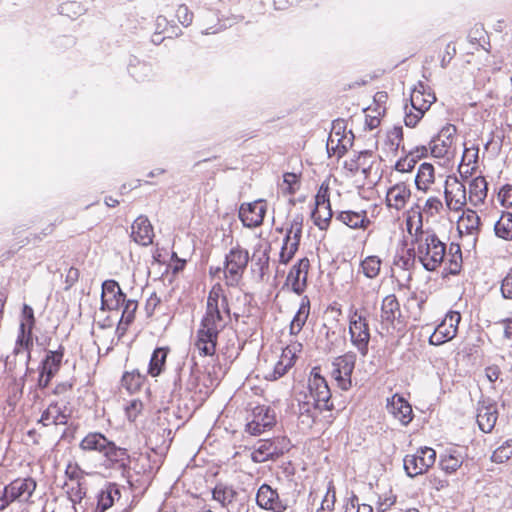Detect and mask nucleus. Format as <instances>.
Masks as SVG:
<instances>
[{"label":"nucleus","instance_id":"1","mask_svg":"<svg viewBox=\"0 0 512 512\" xmlns=\"http://www.w3.org/2000/svg\"><path fill=\"white\" fill-rule=\"evenodd\" d=\"M406 230L411 237L414 258L419 261L427 271L437 270L447 256V246L431 228H424L421 212L417 209L406 213ZM449 261L445 271L456 275L462 266V253L458 244L451 243L449 247Z\"/></svg>","mask_w":512,"mask_h":512},{"label":"nucleus","instance_id":"2","mask_svg":"<svg viewBox=\"0 0 512 512\" xmlns=\"http://www.w3.org/2000/svg\"><path fill=\"white\" fill-rule=\"evenodd\" d=\"M230 307L221 284L212 286L206 311L194 338V347L201 357H213L217 351L219 334L230 322Z\"/></svg>","mask_w":512,"mask_h":512},{"label":"nucleus","instance_id":"3","mask_svg":"<svg viewBox=\"0 0 512 512\" xmlns=\"http://www.w3.org/2000/svg\"><path fill=\"white\" fill-rule=\"evenodd\" d=\"M302 349L298 341H291L281 352L265 349L259 356L257 370L264 379L276 381L294 367Z\"/></svg>","mask_w":512,"mask_h":512},{"label":"nucleus","instance_id":"4","mask_svg":"<svg viewBox=\"0 0 512 512\" xmlns=\"http://www.w3.org/2000/svg\"><path fill=\"white\" fill-rule=\"evenodd\" d=\"M319 367L312 368L308 379L309 398L303 404L306 407V417L314 422L316 410H333L334 404L331 400V391L326 379L321 375Z\"/></svg>","mask_w":512,"mask_h":512},{"label":"nucleus","instance_id":"5","mask_svg":"<svg viewBox=\"0 0 512 512\" xmlns=\"http://www.w3.org/2000/svg\"><path fill=\"white\" fill-rule=\"evenodd\" d=\"M436 101V96L431 88L418 82L410 94V105L404 107V123L407 127H415L423 118L426 111Z\"/></svg>","mask_w":512,"mask_h":512},{"label":"nucleus","instance_id":"6","mask_svg":"<svg viewBox=\"0 0 512 512\" xmlns=\"http://www.w3.org/2000/svg\"><path fill=\"white\" fill-rule=\"evenodd\" d=\"M37 489V481L31 477H18L8 483L0 492V512L11 503L32 504Z\"/></svg>","mask_w":512,"mask_h":512},{"label":"nucleus","instance_id":"7","mask_svg":"<svg viewBox=\"0 0 512 512\" xmlns=\"http://www.w3.org/2000/svg\"><path fill=\"white\" fill-rule=\"evenodd\" d=\"M249 252L240 245L231 248L225 258L224 278L229 286L237 285L249 263Z\"/></svg>","mask_w":512,"mask_h":512},{"label":"nucleus","instance_id":"8","mask_svg":"<svg viewBox=\"0 0 512 512\" xmlns=\"http://www.w3.org/2000/svg\"><path fill=\"white\" fill-rule=\"evenodd\" d=\"M303 230V216L296 215L286 228V235L279 253V263L287 265L299 249Z\"/></svg>","mask_w":512,"mask_h":512},{"label":"nucleus","instance_id":"9","mask_svg":"<svg viewBox=\"0 0 512 512\" xmlns=\"http://www.w3.org/2000/svg\"><path fill=\"white\" fill-rule=\"evenodd\" d=\"M373 185L374 182L370 181L366 187H358V195L365 200V204L354 210V229H367L372 224V219L375 218L377 206L374 202L376 192Z\"/></svg>","mask_w":512,"mask_h":512},{"label":"nucleus","instance_id":"10","mask_svg":"<svg viewBox=\"0 0 512 512\" xmlns=\"http://www.w3.org/2000/svg\"><path fill=\"white\" fill-rule=\"evenodd\" d=\"M436 461V451L431 447H421L415 453L407 454L403 459V466L409 477L422 475L431 468Z\"/></svg>","mask_w":512,"mask_h":512},{"label":"nucleus","instance_id":"11","mask_svg":"<svg viewBox=\"0 0 512 512\" xmlns=\"http://www.w3.org/2000/svg\"><path fill=\"white\" fill-rule=\"evenodd\" d=\"M456 133L457 128L455 125L445 124L429 142L431 155L435 158L450 159L454 155Z\"/></svg>","mask_w":512,"mask_h":512},{"label":"nucleus","instance_id":"12","mask_svg":"<svg viewBox=\"0 0 512 512\" xmlns=\"http://www.w3.org/2000/svg\"><path fill=\"white\" fill-rule=\"evenodd\" d=\"M444 198L448 210L454 212L462 211L469 201L466 185L456 176H447L444 184Z\"/></svg>","mask_w":512,"mask_h":512},{"label":"nucleus","instance_id":"13","mask_svg":"<svg viewBox=\"0 0 512 512\" xmlns=\"http://www.w3.org/2000/svg\"><path fill=\"white\" fill-rule=\"evenodd\" d=\"M460 321L461 315L458 311L447 312L443 320L430 335L429 344L439 346L454 339L457 335Z\"/></svg>","mask_w":512,"mask_h":512},{"label":"nucleus","instance_id":"14","mask_svg":"<svg viewBox=\"0 0 512 512\" xmlns=\"http://www.w3.org/2000/svg\"><path fill=\"white\" fill-rule=\"evenodd\" d=\"M345 128L344 120L337 119L333 121L332 130L327 140V151L330 156L341 158L352 147V138L344 134Z\"/></svg>","mask_w":512,"mask_h":512},{"label":"nucleus","instance_id":"15","mask_svg":"<svg viewBox=\"0 0 512 512\" xmlns=\"http://www.w3.org/2000/svg\"><path fill=\"white\" fill-rule=\"evenodd\" d=\"M65 349L63 346L55 351H48L45 358L41 362L38 386L42 389L47 388L55 375L59 372Z\"/></svg>","mask_w":512,"mask_h":512},{"label":"nucleus","instance_id":"16","mask_svg":"<svg viewBox=\"0 0 512 512\" xmlns=\"http://www.w3.org/2000/svg\"><path fill=\"white\" fill-rule=\"evenodd\" d=\"M310 267V260L307 257L300 258L290 268L285 280V286L289 287L297 295H302L307 289Z\"/></svg>","mask_w":512,"mask_h":512},{"label":"nucleus","instance_id":"17","mask_svg":"<svg viewBox=\"0 0 512 512\" xmlns=\"http://www.w3.org/2000/svg\"><path fill=\"white\" fill-rule=\"evenodd\" d=\"M267 212V203L259 199L242 203L239 208V219L247 228H256L263 224Z\"/></svg>","mask_w":512,"mask_h":512},{"label":"nucleus","instance_id":"18","mask_svg":"<svg viewBox=\"0 0 512 512\" xmlns=\"http://www.w3.org/2000/svg\"><path fill=\"white\" fill-rule=\"evenodd\" d=\"M252 416V420L246 425L247 432L252 435H260L276 423L274 411L265 405L256 406Z\"/></svg>","mask_w":512,"mask_h":512},{"label":"nucleus","instance_id":"19","mask_svg":"<svg viewBox=\"0 0 512 512\" xmlns=\"http://www.w3.org/2000/svg\"><path fill=\"white\" fill-rule=\"evenodd\" d=\"M387 97L385 92H377L374 96L373 104L362 109L364 130H373L380 125L381 117L386 110L385 103Z\"/></svg>","mask_w":512,"mask_h":512},{"label":"nucleus","instance_id":"20","mask_svg":"<svg viewBox=\"0 0 512 512\" xmlns=\"http://www.w3.org/2000/svg\"><path fill=\"white\" fill-rule=\"evenodd\" d=\"M126 295L122 292L118 282L106 280L102 284L101 310H117L125 302Z\"/></svg>","mask_w":512,"mask_h":512},{"label":"nucleus","instance_id":"21","mask_svg":"<svg viewBox=\"0 0 512 512\" xmlns=\"http://www.w3.org/2000/svg\"><path fill=\"white\" fill-rule=\"evenodd\" d=\"M256 503L261 509L271 512H285L287 510V504L280 499L277 490L265 483L258 488Z\"/></svg>","mask_w":512,"mask_h":512},{"label":"nucleus","instance_id":"22","mask_svg":"<svg viewBox=\"0 0 512 512\" xmlns=\"http://www.w3.org/2000/svg\"><path fill=\"white\" fill-rule=\"evenodd\" d=\"M332 376L337 386L342 390H349L352 385V355L339 356L333 362Z\"/></svg>","mask_w":512,"mask_h":512},{"label":"nucleus","instance_id":"23","mask_svg":"<svg viewBox=\"0 0 512 512\" xmlns=\"http://www.w3.org/2000/svg\"><path fill=\"white\" fill-rule=\"evenodd\" d=\"M132 240L141 246L152 244L154 238V229L146 216L137 217L131 225Z\"/></svg>","mask_w":512,"mask_h":512},{"label":"nucleus","instance_id":"24","mask_svg":"<svg viewBox=\"0 0 512 512\" xmlns=\"http://www.w3.org/2000/svg\"><path fill=\"white\" fill-rule=\"evenodd\" d=\"M102 457L108 468L125 469L130 464V455L127 449L117 446L113 441L107 445Z\"/></svg>","mask_w":512,"mask_h":512},{"label":"nucleus","instance_id":"25","mask_svg":"<svg viewBox=\"0 0 512 512\" xmlns=\"http://www.w3.org/2000/svg\"><path fill=\"white\" fill-rule=\"evenodd\" d=\"M387 410L403 425L409 424L413 418L411 405L398 394H394L387 400Z\"/></svg>","mask_w":512,"mask_h":512},{"label":"nucleus","instance_id":"26","mask_svg":"<svg viewBox=\"0 0 512 512\" xmlns=\"http://www.w3.org/2000/svg\"><path fill=\"white\" fill-rule=\"evenodd\" d=\"M154 26L152 42L156 45L161 44L165 39H172L182 34L181 29L163 15L156 17Z\"/></svg>","mask_w":512,"mask_h":512},{"label":"nucleus","instance_id":"27","mask_svg":"<svg viewBox=\"0 0 512 512\" xmlns=\"http://www.w3.org/2000/svg\"><path fill=\"white\" fill-rule=\"evenodd\" d=\"M411 197V190L408 184L399 182L390 187L386 193V203L390 208L403 209Z\"/></svg>","mask_w":512,"mask_h":512},{"label":"nucleus","instance_id":"28","mask_svg":"<svg viewBox=\"0 0 512 512\" xmlns=\"http://www.w3.org/2000/svg\"><path fill=\"white\" fill-rule=\"evenodd\" d=\"M498 418L497 406L492 403H479L477 407V423L480 430L489 433L493 430Z\"/></svg>","mask_w":512,"mask_h":512},{"label":"nucleus","instance_id":"29","mask_svg":"<svg viewBox=\"0 0 512 512\" xmlns=\"http://www.w3.org/2000/svg\"><path fill=\"white\" fill-rule=\"evenodd\" d=\"M478 154L479 147L477 145L468 146L467 143H464V151L458 167L461 177L468 178L475 173L478 166Z\"/></svg>","mask_w":512,"mask_h":512},{"label":"nucleus","instance_id":"30","mask_svg":"<svg viewBox=\"0 0 512 512\" xmlns=\"http://www.w3.org/2000/svg\"><path fill=\"white\" fill-rule=\"evenodd\" d=\"M110 441L100 432H89L79 442V448L83 452H98L102 455Z\"/></svg>","mask_w":512,"mask_h":512},{"label":"nucleus","instance_id":"31","mask_svg":"<svg viewBox=\"0 0 512 512\" xmlns=\"http://www.w3.org/2000/svg\"><path fill=\"white\" fill-rule=\"evenodd\" d=\"M68 418L69 416L65 413V410L57 402H52L43 411L39 422L43 426L65 425L68 422Z\"/></svg>","mask_w":512,"mask_h":512},{"label":"nucleus","instance_id":"32","mask_svg":"<svg viewBox=\"0 0 512 512\" xmlns=\"http://www.w3.org/2000/svg\"><path fill=\"white\" fill-rule=\"evenodd\" d=\"M121 497V492L116 484H108L104 489L100 491L97 496V504L93 509V512H106L111 508L116 500Z\"/></svg>","mask_w":512,"mask_h":512},{"label":"nucleus","instance_id":"33","mask_svg":"<svg viewBox=\"0 0 512 512\" xmlns=\"http://www.w3.org/2000/svg\"><path fill=\"white\" fill-rule=\"evenodd\" d=\"M487 181L483 176H476L469 181V203L474 206H480L487 197Z\"/></svg>","mask_w":512,"mask_h":512},{"label":"nucleus","instance_id":"34","mask_svg":"<svg viewBox=\"0 0 512 512\" xmlns=\"http://www.w3.org/2000/svg\"><path fill=\"white\" fill-rule=\"evenodd\" d=\"M369 339L368 324L362 316H359L358 320L354 319V346L363 356L367 354Z\"/></svg>","mask_w":512,"mask_h":512},{"label":"nucleus","instance_id":"35","mask_svg":"<svg viewBox=\"0 0 512 512\" xmlns=\"http://www.w3.org/2000/svg\"><path fill=\"white\" fill-rule=\"evenodd\" d=\"M463 213L458 219V230L461 234L476 236L479 232L480 217L471 209L462 210Z\"/></svg>","mask_w":512,"mask_h":512},{"label":"nucleus","instance_id":"36","mask_svg":"<svg viewBox=\"0 0 512 512\" xmlns=\"http://www.w3.org/2000/svg\"><path fill=\"white\" fill-rule=\"evenodd\" d=\"M435 182V168L431 163L423 162L419 165L415 177L418 190L427 192Z\"/></svg>","mask_w":512,"mask_h":512},{"label":"nucleus","instance_id":"37","mask_svg":"<svg viewBox=\"0 0 512 512\" xmlns=\"http://www.w3.org/2000/svg\"><path fill=\"white\" fill-rule=\"evenodd\" d=\"M169 352V347H158L153 351L147 369L148 375L155 378L164 372Z\"/></svg>","mask_w":512,"mask_h":512},{"label":"nucleus","instance_id":"38","mask_svg":"<svg viewBox=\"0 0 512 512\" xmlns=\"http://www.w3.org/2000/svg\"><path fill=\"white\" fill-rule=\"evenodd\" d=\"M310 308V300L307 296H304L301 299L300 306L290 323L289 332L291 335H298L302 331L310 315Z\"/></svg>","mask_w":512,"mask_h":512},{"label":"nucleus","instance_id":"39","mask_svg":"<svg viewBox=\"0 0 512 512\" xmlns=\"http://www.w3.org/2000/svg\"><path fill=\"white\" fill-rule=\"evenodd\" d=\"M146 381V376L141 374L139 370L126 371L121 377V386L129 393L135 394L142 389Z\"/></svg>","mask_w":512,"mask_h":512},{"label":"nucleus","instance_id":"40","mask_svg":"<svg viewBox=\"0 0 512 512\" xmlns=\"http://www.w3.org/2000/svg\"><path fill=\"white\" fill-rule=\"evenodd\" d=\"M277 454V448L270 439L259 440L251 453V458L256 463H262Z\"/></svg>","mask_w":512,"mask_h":512},{"label":"nucleus","instance_id":"41","mask_svg":"<svg viewBox=\"0 0 512 512\" xmlns=\"http://www.w3.org/2000/svg\"><path fill=\"white\" fill-rule=\"evenodd\" d=\"M238 496L237 491L232 487L222 483L217 484L212 490V498L222 507L229 508Z\"/></svg>","mask_w":512,"mask_h":512},{"label":"nucleus","instance_id":"42","mask_svg":"<svg viewBox=\"0 0 512 512\" xmlns=\"http://www.w3.org/2000/svg\"><path fill=\"white\" fill-rule=\"evenodd\" d=\"M63 488L68 499L74 504H79L87 495V484L85 479L80 481H65Z\"/></svg>","mask_w":512,"mask_h":512},{"label":"nucleus","instance_id":"43","mask_svg":"<svg viewBox=\"0 0 512 512\" xmlns=\"http://www.w3.org/2000/svg\"><path fill=\"white\" fill-rule=\"evenodd\" d=\"M301 173L286 172L283 174V180L278 187L282 195L294 196L301 188Z\"/></svg>","mask_w":512,"mask_h":512},{"label":"nucleus","instance_id":"44","mask_svg":"<svg viewBox=\"0 0 512 512\" xmlns=\"http://www.w3.org/2000/svg\"><path fill=\"white\" fill-rule=\"evenodd\" d=\"M124 309L120 318V321L117 325V332L119 333V336H123L129 325L134 321L135 314L138 308V303L135 300L129 299L125 300Z\"/></svg>","mask_w":512,"mask_h":512},{"label":"nucleus","instance_id":"45","mask_svg":"<svg viewBox=\"0 0 512 512\" xmlns=\"http://www.w3.org/2000/svg\"><path fill=\"white\" fill-rule=\"evenodd\" d=\"M400 316V307L395 295H387L382 301L381 317L383 321L393 323Z\"/></svg>","mask_w":512,"mask_h":512},{"label":"nucleus","instance_id":"46","mask_svg":"<svg viewBox=\"0 0 512 512\" xmlns=\"http://www.w3.org/2000/svg\"><path fill=\"white\" fill-rule=\"evenodd\" d=\"M332 210L330 203H315V208L312 211V219L314 224L321 230L326 229L332 218Z\"/></svg>","mask_w":512,"mask_h":512},{"label":"nucleus","instance_id":"47","mask_svg":"<svg viewBox=\"0 0 512 512\" xmlns=\"http://www.w3.org/2000/svg\"><path fill=\"white\" fill-rule=\"evenodd\" d=\"M497 237L503 240H512V213H503L494 225Z\"/></svg>","mask_w":512,"mask_h":512},{"label":"nucleus","instance_id":"48","mask_svg":"<svg viewBox=\"0 0 512 512\" xmlns=\"http://www.w3.org/2000/svg\"><path fill=\"white\" fill-rule=\"evenodd\" d=\"M463 463V457L459 453L445 454L440 459V466L446 473H454Z\"/></svg>","mask_w":512,"mask_h":512},{"label":"nucleus","instance_id":"49","mask_svg":"<svg viewBox=\"0 0 512 512\" xmlns=\"http://www.w3.org/2000/svg\"><path fill=\"white\" fill-rule=\"evenodd\" d=\"M381 260L377 256H368L360 264V271L367 278H375L380 271Z\"/></svg>","mask_w":512,"mask_h":512},{"label":"nucleus","instance_id":"50","mask_svg":"<svg viewBox=\"0 0 512 512\" xmlns=\"http://www.w3.org/2000/svg\"><path fill=\"white\" fill-rule=\"evenodd\" d=\"M512 457V438L506 440L498 448L495 449L491 456V460L501 464L507 462Z\"/></svg>","mask_w":512,"mask_h":512},{"label":"nucleus","instance_id":"51","mask_svg":"<svg viewBox=\"0 0 512 512\" xmlns=\"http://www.w3.org/2000/svg\"><path fill=\"white\" fill-rule=\"evenodd\" d=\"M33 347V330H27L20 328L19 335L16 342V353H20L22 351H27L28 353L31 351Z\"/></svg>","mask_w":512,"mask_h":512},{"label":"nucleus","instance_id":"52","mask_svg":"<svg viewBox=\"0 0 512 512\" xmlns=\"http://www.w3.org/2000/svg\"><path fill=\"white\" fill-rule=\"evenodd\" d=\"M411 208L410 210H412ZM415 209L419 210L421 212V215H426L428 217H433L441 212L443 209V203L438 197H429L422 209L420 210L419 207H416Z\"/></svg>","mask_w":512,"mask_h":512},{"label":"nucleus","instance_id":"53","mask_svg":"<svg viewBox=\"0 0 512 512\" xmlns=\"http://www.w3.org/2000/svg\"><path fill=\"white\" fill-rule=\"evenodd\" d=\"M144 409V404L142 400L139 398L131 399L125 406H124V413L126 418L130 422H135L136 419L142 414V411Z\"/></svg>","mask_w":512,"mask_h":512},{"label":"nucleus","instance_id":"54","mask_svg":"<svg viewBox=\"0 0 512 512\" xmlns=\"http://www.w3.org/2000/svg\"><path fill=\"white\" fill-rule=\"evenodd\" d=\"M64 475L66 481H80L85 479L87 473L80 467L77 462L70 461L65 467Z\"/></svg>","mask_w":512,"mask_h":512},{"label":"nucleus","instance_id":"55","mask_svg":"<svg viewBox=\"0 0 512 512\" xmlns=\"http://www.w3.org/2000/svg\"><path fill=\"white\" fill-rule=\"evenodd\" d=\"M35 323L36 319L34 316L33 308L28 304H24L21 311L20 328L33 330L35 327Z\"/></svg>","mask_w":512,"mask_h":512},{"label":"nucleus","instance_id":"56","mask_svg":"<svg viewBox=\"0 0 512 512\" xmlns=\"http://www.w3.org/2000/svg\"><path fill=\"white\" fill-rule=\"evenodd\" d=\"M75 382L73 380H66L58 382L53 388V395L61 398H68L72 395Z\"/></svg>","mask_w":512,"mask_h":512},{"label":"nucleus","instance_id":"57","mask_svg":"<svg viewBox=\"0 0 512 512\" xmlns=\"http://www.w3.org/2000/svg\"><path fill=\"white\" fill-rule=\"evenodd\" d=\"M175 16L179 23H181L183 26L187 27L191 25L193 21L194 14L193 12L188 8L185 4H180L177 9Z\"/></svg>","mask_w":512,"mask_h":512},{"label":"nucleus","instance_id":"58","mask_svg":"<svg viewBox=\"0 0 512 512\" xmlns=\"http://www.w3.org/2000/svg\"><path fill=\"white\" fill-rule=\"evenodd\" d=\"M335 503V491L330 487L327 488L326 493L321 501L320 507L317 512H332Z\"/></svg>","mask_w":512,"mask_h":512},{"label":"nucleus","instance_id":"59","mask_svg":"<svg viewBox=\"0 0 512 512\" xmlns=\"http://www.w3.org/2000/svg\"><path fill=\"white\" fill-rule=\"evenodd\" d=\"M80 271L76 267H70L65 274V290L71 289L79 280Z\"/></svg>","mask_w":512,"mask_h":512},{"label":"nucleus","instance_id":"60","mask_svg":"<svg viewBox=\"0 0 512 512\" xmlns=\"http://www.w3.org/2000/svg\"><path fill=\"white\" fill-rule=\"evenodd\" d=\"M329 190V180L323 181L315 196V203H330Z\"/></svg>","mask_w":512,"mask_h":512},{"label":"nucleus","instance_id":"61","mask_svg":"<svg viewBox=\"0 0 512 512\" xmlns=\"http://www.w3.org/2000/svg\"><path fill=\"white\" fill-rule=\"evenodd\" d=\"M501 293L505 299H512V269L508 271L502 280Z\"/></svg>","mask_w":512,"mask_h":512},{"label":"nucleus","instance_id":"62","mask_svg":"<svg viewBox=\"0 0 512 512\" xmlns=\"http://www.w3.org/2000/svg\"><path fill=\"white\" fill-rule=\"evenodd\" d=\"M498 198L503 206L511 207L512 206V186L504 185L498 193Z\"/></svg>","mask_w":512,"mask_h":512},{"label":"nucleus","instance_id":"63","mask_svg":"<svg viewBox=\"0 0 512 512\" xmlns=\"http://www.w3.org/2000/svg\"><path fill=\"white\" fill-rule=\"evenodd\" d=\"M416 161L412 157L399 159L395 164V169L399 172H410L415 167Z\"/></svg>","mask_w":512,"mask_h":512},{"label":"nucleus","instance_id":"64","mask_svg":"<svg viewBox=\"0 0 512 512\" xmlns=\"http://www.w3.org/2000/svg\"><path fill=\"white\" fill-rule=\"evenodd\" d=\"M504 327V337L512 341V317L501 322Z\"/></svg>","mask_w":512,"mask_h":512}]
</instances>
